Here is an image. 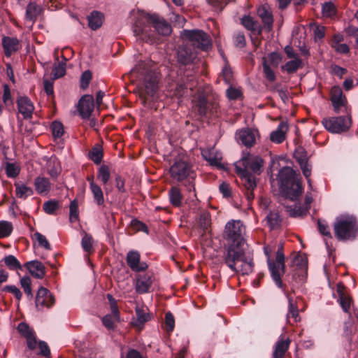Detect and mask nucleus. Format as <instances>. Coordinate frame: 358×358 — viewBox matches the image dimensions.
Returning <instances> with one entry per match:
<instances>
[{
    "mask_svg": "<svg viewBox=\"0 0 358 358\" xmlns=\"http://www.w3.org/2000/svg\"><path fill=\"white\" fill-rule=\"evenodd\" d=\"M132 30L138 39L146 43H154L157 34L169 36L171 34V24L157 15L140 12L136 15Z\"/></svg>",
    "mask_w": 358,
    "mask_h": 358,
    "instance_id": "f257e3e1",
    "label": "nucleus"
},
{
    "mask_svg": "<svg viewBox=\"0 0 358 358\" xmlns=\"http://www.w3.org/2000/svg\"><path fill=\"white\" fill-rule=\"evenodd\" d=\"M245 226L241 220H231L224 227L223 238L226 241L223 259L228 267L234 268V263L243 257L245 240Z\"/></svg>",
    "mask_w": 358,
    "mask_h": 358,
    "instance_id": "f03ea898",
    "label": "nucleus"
},
{
    "mask_svg": "<svg viewBox=\"0 0 358 358\" xmlns=\"http://www.w3.org/2000/svg\"><path fill=\"white\" fill-rule=\"evenodd\" d=\"M234 166L246 189V198L252 201L255 197L253 191L257 187L255 175H260L262 172L264 160L259 157L248 154L236 162Z\"/></svg>",
    "mask_w": 358,
    "mask_h": 358,
    "instance_id": "7ed1b4c3",
    "label": "nucleus"
},
{
    "mask_svg": "<svg viewBox=\"0 0 358 358\" xmlns=\"http://www.w3.org/2000/svg\"><path fill=\"white\" fill-rule=\"evenodd\" d=\"M131 74L141 81L136 92L141 103L144 106L150 105V99L157 90V77L155 73L150 69L148 63L140 62L132 69Z\"/></svg>",
    "mask_w": 358,
    "mask_h": 358,
    "instance_id": "20e7f679",
    "label": "nucleus"
},
{
    "mask_svg": "<svg viewBox=\"0 0 358 358\" xmlns=\"http://www.w3.org/2000/svg\"><path fill=\"white\" fill-rule=\"evenodd\" d=\"M278 179L280 188L287 198L294 201L301 196L303 188L299 175L291 167L285 166L281 169L278 173Z\"/></svg>",
    "mask_w": 358,
    "mask_h": 358,
    "instance_id": "39448f33",
    "label": "nucleus"
},
{
    "mask_svg": "<svg viewBox=\"0 0 358 358\" xmlns=\"http://www.w3.org/2000/svg\"><path fill=\"white\" fill-rule=\"evenodd\" d=\"M334 232L338 241L355 239L358 234V224L356 218L349 215L338 217L334 224Z\"/></svg>",
    "mask_w": 358,
    "mask_h": 358,
    "instance_id": "423d86ee",
    "label": "nucleus"
},
{
    "mask_svg": "<svg viewBox=\"0 0 358 358\" xmlns=\"http://www.w3.org/2000/svg\"><path fill=\"white\" fill-rule=\"evenodd\" d=\"M264 250L268 258V268L271 277L278 287H282L281 276L285 273V255L282 248H279L276 252L275 259H271V250L268 246H264Z\"/></svg>",
    "mask_w": 358,
    "mask_h": 358,
    "instance_id": "0eeeda50",
    "label": "nucleus"
},
{
    "mask_svg": "<svg viewBox=\"0 0 358 358\" xmlns=\"http://www.w3.org/2000/svg\"><path fill=\"white\" fill-rule=\"evenodd\" d=\"M169 173L171 177L177 181H182L185 179H188V191H195L194 183L195 174L189 164L184 161H177L170 167Z\"/></svg>",
    "mask_w": 358,
    "mask_h": 358,
    "instance_id": "6e6552de",
    "label": "nucleus"
},
{
    "mask_svg": "<svg viewBox=\"0 0 358 358\" xmlns=\"http://www.w3.org/2000/svg\"><path fill=\"white\" fill-rule=\"evenodd\" d=\"M181 37L189 42L192 48L208 50L211 47L210 36L203 31L199 29H185L181 32Z\"/></svg>",
    "mask_w": 358,
    "mask_h": 358,
    "instance_id": "1a4fd4ad",
    "label": "nucleus"
},
{
    "mask_svg": "<svg viewBox=\"0 0 358 358\" xmlns=\"http://www.w3.org/2000/svg\"><path fill=\"white\" fill-rule=\"evenodd\" d=\"M194 108L201 117L217 115L220 111L219 102L217 99H208L203 93L199 94L194 101Z\"/></svg>",
    "mask_w": 358,
    "mask_h": 358,
    "instance_id": "9d476101",
    "label": "nucleus"
},
{
    "mask_svg": "<svg viewBox=\"0 0 358 358\" xmlns=\"http://www.w3.org/2000/svg\"><path fill=\"white\" fill-rule=\"evenodd\" d=\"M324 127L332 134H340L348 130L352 120L350 114L346 116L324 117L321 122Z\"/></svg>",
    "mask_w": 358,
    "mask_h": 358,
    "instance_id": "9b49d317",
    "label": "nucleus"
},
{
    "mask_svg": "<svg viewBox=\"0 0 358 358\" xmlns=\"http://www.w3.org/2000/svg\"><path fill=\"white\" fill-rule=\"evenodd\" d=\"M334 110L335 113H339L342 108L347 114L348 111V101L346 96L343 94L341 88L339 86H334L331 90V98Z\"/></svg>",
    "mask_w": 358,
    "mask_h": 358,
    "instance_id": "f8f14e48",
    "label": "nucleus"
},
{
    "mask_svg": "<svg viewBox=\"0 0 358 358\" xmlns=\"http://www.w3.org/2000/svg\"><path fill=\"white\" fill-rule=\"evenodd\" d=\"M55 303V297L50 291L43 287H41L36 296V308L39 310L43 309L44 307L50 308Z\"/></svg>",
    "mask_w": 358,
    "mask_h": 358,
    "instance_id": "ddd939ff",
    "label": "nucleus"
},
{
    "mask_svg": "<svg viewBox=\"0 0 358 358\" xmlns=\"http://www.w3.org/2000/svg\"><path fill=\"white\" fill-rule=\"evenodd\" d=\"M336 292L338 295V302L340 304L343 312L348 313L350 316V310L352 305V299L347 293L346 287L342 282H338L336 285Z\"/></svg>",
    "mask_w": 358,
    "mask_h": 358,
    "instance_id": "4468645a",
    "label": "nucleus"
},
{
    "mask_svg": "<svg viewBox=\"0 0 358 358\" xmlns=\"http://www.w3.org/2000/svg\"><path fill=\"white\" fill-rule=\"evenodd\" d=\"M197 52L194 48L188 44L179 47L178 50V61L183 65H188L194 62L196 58Z\"/></svg>",
    "mask_w": 358,
    "mask_h": 358,
    "instance_id": "2eb2a0df",
    "label": "nucleus"
},
{
    "mask_svg": "<svg viewBox=\"0 0 358 358\" xmlns=\"http://www.w3.org/2000/svg\"><path fill=\"white\" fill-rule=\"evenodd\" d=\"M18 112L24 119H31L34 111V106L31 100L26 96H20L16 100Z\"/></svg>",
    "mask_w": 358,
    "mask_h": 358,
    "instance_id": "dca6fc26",
    "label": "nucleus"
},
{
    "mask_svg": "<svg viewBox=\"0 0 358 358\" xmlns=\"http://www.w3.org/2000/svg\"><path fill=\"white\" fill-rule=\"evenodd\" d=\"M141 255L138 251L130 250L127 255V264L129 267L135 272L145 271L148 266L145 262H141Z\"/></svg>",
    "mask_w": 358,
    "mask_h": 358,
    "instance_id": "f3484780",
    "label": "nucleus"
},
{
    "mask_svg": "<svg viewBox=\"0 0 358 358\" xmlns=\"http://www.w3.org/2000/svg\"><path fill=\"white\" fill-rule=\"evenodd\" d=\"M94 108V98L92 95L83 96L78 102V110L83 118H88Z\"/></svg>",
    "mask_w": 358,
    "mask_h": 358,
    "instance_id": "a211bd4d",
    "label": "nucleus"
},
{
    "mask_svg": "<svg viewBox=\"0 0 358 358\" xmlns=\"http://www.w3.org/2000/svg\"><path fill=\"white\" fill-rule=\"evenodd\" d=\"M229 268L236 273H240L242 275H248L252 272L253 263L251 260L246 259L245 251L243 250V257L234 261V268Z\"/></svg>",
    "mask_w": 358,
    "mask_h": 358,
    "instance_id": "6ab92c4d",
    "label": "nucleus"
},
{
    "mask_svg": "<svg viewBox=\"0 0 358 358\" xmlns=\"http://www.w3.org/2000/svg\"><path fill=\"white\" fill-rule=\"evenodd\" d=\"M257 15L264 24L262 28L267 32L271 31L273 29V17L270 9L265 5L261 6L257 8Z\"/></svg>",
    "mask_w": 358,
    "mask_h": 358,
    "instance_id": "aec40b11",
    "label": "nucleus"
},
{
    "mask_svg": "<svg viewBox=\"0 0 358 358\" xmlns=\"http://www.w3.org/2000/svg\"><path fill=\"white\" fill-rule=\"evenodd\" d=\"M238 142L248 148H250L255 144L256 138L255 132L249 129L245 128L238 131L236 134Z\"/></svg>",
    "mask_w": 358,
    "mask_h": 358,
    "instance_id": "412c9836",
    "label": "nucleus"
},
{
    "mask_svg": "<svg viewBox=\"0 0 358 358\" xmlns=\"http://www.w3.org/2000/svg\"><path fill=\"white\" fill-rule=\"evenodd\" d=\"M2 46L4 54L7 57L18 51L20 48V41L17 38L3 36L2 38Z\"/></svg>",
    "mask_w": 358,
    "mask_h": 358,
    "instance_id": "4be33fe9",
    "label": "nucleus"
},
{
    "mask_svg": "<svg viewBox=\"0 0 358 358\" xmlns=\"http://www.w3.org/2000/svg\"><path fill=\"white\" fill-rule=\"evenodd\" d=\"M24 266L28 269L32 276L42 279L45 275V267L39 261H31L24 264Z\"/></svg>",
    "mask_w": 358,
    "mask_h": 358,
    "instance_id": "5701e85b",
    "label": "nucleus"
},
{
    "mask_svg": "<svg viewBox=\"0 0 358 358\" xmlns=\"http://www.w3.org/2000/svg\"><path fill=\"white\" fill-rule=\"evenodd\" d=\"M152 284L151 275L149 274L140 275L137 278L136 290L139 294H144L149 291Z\"/></svg>",
    "mask_w": 358,
    "mask_h": 358,
    "instance_id": "b1692460",
    "label": "nucleus"
},
{
    "mask_svg": "<svg viewBox=\"0 0 358 358\" xmlns=\"http://www.w3.org/2000/svg\"><path fill=\"white\" fill-rule=\"evenodd\" d=\"M287 124L285 122H280L276 130L271 133V141L276 143H281L285 139V134L287 133Z\"/></svg>",
    "mask_w": 358,
    "mask_h": 358,
    "instance_id": "393cba45",
    "label": "nucleus"
},
{
    "mask_svg": "<svg viewBox=\"0 0 358 358\" xmlns=\"http://www.w3.org/2000/svg\"><path fill=\"white\" fill-rule=\"evenodd\" d=\"M201 155L210 165L217 166L220 164L221 157L214 148L201 149Z\"/></svg>",
    "mask_w": 358,
    "mask_h": 358,
    "instance_id": "a878e982",
    "label": "nucleus"
},
{
    "mask_svg": "<svg viewBox=\"0 0 358 358\" xmlns=\"http://www.w3.org/2000/svg\"><path fill=\"white\" fill-rule=\"evenodd\" d=\"M291 341L289 338H280L275 344L273 353V358H284L285 355L289 349Z\"/></svg>",
    "mask_w": 358,
    "mask_h": 358,
    "instance_id": "bb28decb",
    "label": "nucleus"
},
{
    "mask_svg": "<svg viewBox=\"0 0 358 358\" xmlns=\"http://www.w3.org/2000/svg\"><path fill=\"white\" fill-rule=\"evenodd\" d=\"M36 191L39 194H48L51 189V183L48 178L38 176L34 180Z\"/></svg>",
    "mask_w": 358,
    "mask_h": 358,
    "instance_id": "cd10ccee",
    "label": "nucleus"
},
{
    "mask_svg": "<svg viewBox=\"0 0 358 358\" xmlns=\"http://www.w3.org/2000/svg\"><path fill=\"white\" fill-rule=\"evenodd\" d=\"M242 24L248 30L259 35L262 34L263 28L255 20H253L249 15H245L241 19Z\"/></svg>",
    "mask_w": 358,
    "mask_h": 358,
    "instance_id": "c85d7f7f",
    "label": "nucleus"
},
{
    "mask_svg": "<svg viewBox=\"0 0 358 358\" xmlns=\"http://www.w3.org/2000/svg\"><path fill=\"white\" fill-rule=\"evenodd\" d=\"M288 300V312L287 314V319L289 320L292 317L294 322H299L301 317L299 314V308L297 304L294 302L293 298L289 294L287 295Z\"/></svg>",
    "mask_w": 358,
    "mask_h": 358,
    "instance_id": "c756f323",
    "label": "nucleus"
},
{
    "mask_svg": "<svg viewBox=\"0 0 358 358\" xmlns=\"http://www.w3.org/2000/svg\"><path fill=\"white\" fill-rule=\"evenodd\" d=\"M170 203L174 207H180L182 205L183 196L178 187H172L169 192Z\"/></svg>",
    "mask_w": 358,
    "mask_h": 358,
    "instance_id": "7c9ffc66",
    "label": "nucleus"
},
{
    "mask_svg": "<svg viewBox=\"0 0 358 358\" xmlns=\"http://www.w3.org/2000/svg\"><path fill=\"white\" fill-rule=\"evenodd\" d=\"M42 9L41 6L37 5L35 2L29 3L27 6L26 10V20L34 22L38 16L41 14Z\"/></svg>",
    "mask_w": 358,
    "mask_h": 358,
    "instance_id": "2f4dec72",
    "label": "nucleus"
},
{
    "mask_svg": "<svg viewBox=\"0 0 358 358\" xmlns=\"http://www.w3.org/2000/svg\"><path fill=\"white\" fill-rule=\"evenodd\" d=\"M87 19L89 27L92 29L96 30L102 25L103 15L100 12L93 11Z\"/></svg>",
    "mask_w": 358,
    "mask_h": 358,
    "instance_id": "473e14b6",
    "label": "nucleus"
},
{
    "mask_svg": "<svg viewBox=\"0 0 358 358\" xmlns=\"http://www.w3.org/2000/svg\"><path fill=\"white\" fill-rule=\"evenodd\" d=\"M94 202L98 206H103L104 205V196L103 192L101 187L96 183L91 184V188H90Z\"/></svg>",
    "mask_w": 358,
    "mask_h": 358,
    "instance_id": "72a5a7b5",
    "label": "nucleus"
},
{
    "mask_svg": "<svg viewBox=\"0 0 358 358\" xmlns=\"http://www.w3.org/2000/svg\"><path fill=\"white\" fill-rule=\"evenodd\" d=\"M15 186L16 196L20 199H25L28 196H31L34 194L32 188L24 184L20 185L18 183H15Z\"/></svg>",
    "mask_w": 358,
    "mask_h": 358,
    "instance_id": "f704fd0d",
    "label": "nucleus"
},
{
    "mask_svg": "<svg viewBox=\"0 0 358 358\" xmlns=\"http://www.w3.org/2000/svg\"><path fill=\"white\" fill-rule=\"evenodd\" d=\"M302 67V60L300 58H296L286 62L282 69L288 73L296 72L299 68Z\"/></svg>",
    "mask_w": 358,
    "mask_h": 358,
    "instance_id": "c9c22d12",
    "label": "nucleus"
},
{
    "mask_svg": "<svg viewBox=\"0 0 358 358\" xmlns=\"http://www.w3.org/2000/svg\"><path fill=\"white\" fill-rule=\"evenodd\" d=\"M267 224L271 229L280 227L282 220L276 211L270 212L266 216Z\"/></svg>",
    "mask_w": 358,
    "mask_h": 358,
    "instance_id": "e433bc0d",
    "label": "nucleus"
},
{
    "mask_svg": "<svg viewBox=\"0 0 358 358\" xmlns=\"http://www.w3.org/2000/svg\"><path fill=\"white\" fill-rule=\"evenodd\" d=\"M90 159L95 164H99L103 158V150L100 145H96L89 152Z\"/></svg>",
    "mask_w": 358,
    "mask_h": 358,
    "instance_id": "4c0bfd02",
    "label": "nucleus"
},
{
    "mask_svg": "<svg viewBox=\"0 0 358 358\" xmlns=\"http://www.w3.org/2000/svg\"><path fill=\"white\" fill-rule=\"evenodd\" d=\"M110 169L106 165H101L98 171L97 178L103 184L106 185L110 180Z\"/></svg>",
    "mask_w": 358,
    "mask_h": 358,
    "instance_id": "58836bf2",
    "label": "nucleus"
},
{
    "mask_svg": "<svg viewBox=\"0 0 358 358\" xmlns=\"http://www.w3.org/2000/svg\"><path fill=\"white\" fill-rule=\"evenodd\" d=\"M59 208V202L57 200H49L43 205V210L48 215H55Z\"/></svg>",
    "mask_w": 358,
    "mask_h": 358,
    "instance_id": "ea45409f",
    "label": "nucleus"
},
{
    "mask_svg": "<svg viewBox=\"0 0 358 358\" xmlns=\"http://www.w3.org/2000/svg\"><path fill=\"white\" fill-rule=\"evenodd\" d=\"M211 219L210 215L208 211H203L201 213L199 218V225L203 229V231H206L210 227Z\"/></svg>",
    "mask_w": 358,
    "mask_h": 358,
    "instance_id": "a19ab883",
    "label": "nucleus"
},
{
    "mask_svg": "<svg viewBox=\"0 0 358 358\" xmlns=\"http://www.w3.org/2000/svg\"><path fill=\"white\" fill-rule=\"evenodd\" d=\"M107 299L109 301L110 306V310H111V315L113 317L115 322L120 321V311L117 306V303L115 299L110 294H107Z\"/></svg>",
    "mask_w": 358,
    "mask_h": 358,
    "instance_id": "79ce46f5",
    "label": "nucleus"
},
{
    "mask_svg": "<svg viewBox=\"0 0 358 358\" xmlns=\"http://www.w3.org/2000/svg\"><path fill=\"white\" fill-rule=\"evenodd\" d=\"M4 263L6 266L10 270L21 269L22 266L17 258L13 255L6 256L3 259Z\"/></svg>",
    "mask_w": 358,
    "mask_h": 358,
    "instance_id": "37998d69",
    "label": "nucleus"
},
{
    "mask_svg": "<svg viewBox=\"0 0 358 358\" xmlns=\"http://www.w3.org/2000/svg\"><path fill=\"white\" fill-rule=\"evenodd\" d=\"M287 210L289 215L293 217H303L306 215V209L296 203L293 206H287Z\"/></svg>",
    "mask_w": 358,
    "mask_h": 358,
    "instance_id": "c03bdc74",
    "label": "nucleus"
},
{
    "mask_svg": "<svg viewBox=\"0 0 358 358\" xmlns=\"http://www.w3.org/2000/svg\"><path fill=\"white\" fill-rule=\"evenodd\" d=\"M20 285L27 297L29 299H31L33 298V294L31 291V281L30 278L28 276H24L21 278Z\"/></svg>",
    "mask_w": 358,
    "mask_h": 358,
    "instance_id": "a18cd8bd",
    "label": "nucleus"
},
{
    "mask_svg": "<svg viewBox=\"0 0 358 358\" xmlns=\"http://www.w3.org/2000/svg\"><path fill=\"white\" fill-rule=\"evenodd\" d=\"M13 231V225L8 221H0V238L9 236Z\"/></svg>",
    "mask_w": 358,
    "mask_h": 358,
    "instance_id": "49530a36",
    "label": "nucleus"
},
{
    "mask_svg": "<svg viewBox=\"0 0 358 358\" xmlns=\"http://www.w3.org/2000/svg\"><path fill=\"white\" fill-rule=\"evenodd\" d=\"M69 220L71 222L77 221L79 218L78 203L77 200L74 199L70 204Z\"/></svg>",
    "mask_w": 358,
    "mask_h": 358,
    "instance_id": "de8ad7c7",
    "label": "nucleus"
},
{
    "mask_svg": "<svg viewBox=\"0 0 358 358\" xmlns=\"http://www.w3.org/2000/svg\"><path fill=\"white\" fill-rule=\"evenodd\" d=\"M17 331L19 334L24 337L25 338L32 336L34 334V331L25 322H20L17 326Z\"/></svg>",
    "mask_w": 358,
    "mask_h": 358,
    "instance_id": "09e8293b",
    "label": "nucleus"
},
{
    "mask_svg": "<svg viewBox=\"0 0 358 358\" xmlns=\"http://www.w3.org/2000/svg\"><path fill=\"white\" fill-rule=\"evenodd\" d=\"M93 242L92 236L85 233L81 241L83 249L87 252H91L93 248Z\"/></svg>",
    "mask_w": 358,
    "mask_h": 358,
    "instance_id": "8fccbe9b",
    "label": "nucleus"
},
{
    "mask_svg": "<svg viewBox=\"0 0 358 358\" xmlns=\"http://www.w3.org/2000/svg\"><path fill=\"white\" fill-rule=\"evenodd\" d=\"M51 129L54 138H60L64 132V126L60 122L55 121L51 124Z\"/></svg>",
    "mask_w": 358,
    "mask_h": 358,
    "instance_id": "3c124183",
    "label": "nucleus"
},
{
    "mask_svg": "<svg viewBox=\"0 0 358 358\" xmlns=\"http://www.w3.org/2000/svg\"><path fill=\"white\" fill-rule=\"evenodd\" d=\"M20 169L15 163H8L6 166V175L9 178H15L20 173Z\"/></svg>",
    "mask_w": 358,
    "mask_h": 358,
    "instance_id": "603ef678",
    "label": "nucleus"
},
{
    "mask_svg": "<svg viewBox=\"0 0 358 358\" xmlns=\"http://www.w3.org/2000/svg\"><path fill=\"white\" fill-rule=\"evenodd\" d=\"M322 10L323 15L326 17H331L336 14L335 6L331 2L323 4Z\"/></svg>",
    "mask_w": 358,
    "mask_h": 358,
    "instance_id": "864d4df0",
    "label": "nucleus"
},
{
    "mask_svg": "<svg viewBox=\"0 0 358 358\" xmlns=\"http://www.w3.org/2000/svg\"><path fill=\"white\" fill-rule=\"evenodd\" d=\"M65 63H59L57 66H54L52 69V74L55 78H59L65 75Z\"/></svg>",
    "mask_w": 358,
    "mask_h": 358,
    "instance_id": "5fc2aeb1",
    "label": "nucleus"
},
{
    "mask_svg": "<svg viewBox=\"0 0 358 358\" xmlns=\"http://www.w3.org/2000/svg\"><path fill=\"white\" fill-rule=\"evenodd\" d=\"M263 71L265 78L270 82L275 80L276 76L272 69L266 64V62L263 63Z\"/></svg>",
    "mask_w": 358,
    "mask_h": 358,
    "instance_id": "6e6d98bb",
    "label": "nucleus"
},
{
    "mask_svg": "<svg viewBox=\"0 0 358 358\" xmlns=\"http://www.w3.org/2000/svg\"><path fill=\"white\" fill-rule=\"evenodd\" d=\"M165 328L169 332L172 331L175 327V320L173 314L168 312L165 315Z\"/></svg>",
    "mask_w": 358,
    "mask_h": 358,
    "instance_id": "4d7b16f0",
    "label": "nucleus"
},
{
    "mask_svg": "<svg viewBox=\"0 0 358 358\" xmlns=\"http://www.w3.org/2000/svg\"><path fill=\"white\" fill-rule=\"evenodd\" d=\"M234 41L237 48H242L245 45V37L242 32H236L234 36Z\"/></svg>",
    "mask_w": 358,
    "mask_h": 358,
    "instance_id": "13d9d810",
    "label": "nucleus"
},
{
    "mask_svg": "<svg viewBox=\"0 0 358 358\" xmlns=\"http://www.w3.org/2000/svg\"><path fill=\"white\" fill-rule=\"evenodd\" d=\"M317 225H318V229L319 231L325 236H327L328 238H331V234L329 229V226L326 223L325 221L318 220L317 221Z\"/></svg>",
    "mask_w": 358,
    "mask_h": 358,
    "instance_id": "bf43d9fd",
    "label": "nucleus"
},
{
    "mask_svg": "<svg viewBox=\"0 0 358 358\" xmlns=\"http://www.w3.org/2000/svg\"><path fill=\"white\" fill-rule=\"evenodd\" d=\"M227 96L231 100H236L238 99L241 95L242 92L239 89L229 87L226 92Z\"/></svg>",
    "mask_w": 358,
    "mask_h": 358,
    "instance_id": "052dcab7",
    "label": "nucleus"
},
{
    "mask_svg": "<svg viewBox=\"0 0 358 358\" xmlns=\"http://www.w3.org/2000/svg\"><path fill=\"white\" fill-rule=\"evenodd\" d=\"M222 78L227 84H230L233 80V73L231 68L226 65L222 72Z\"/></svg>",
    "mask_w": 358,
    "mask_h": 358,
    "instance_id": "680f3d73",
    "label": "nucleus"
},
{
    "mask_svg": "<svg viewBox=\"0 0 358 358\" xmlns=\"http://www.w3.org/2000/svg\"><path fill=\"white\" fill-rule=\"evenodd\" d=\"M34 238L38 241L39 245L43 247L44 248L47 250L50 249V245L48 240L46 239L45 236L41 234L39 232H36L34 234Z\"/></svg>",
    "mask_w": 358,
    "mask_h": 358,
    "instance_id": "e2e57ef3",
    "label": "nucleus"
},
{
    "mask_svg": "<svg viewBox=\"0 0 358 358\" xmlns=\"http://www.w3.org/2000/svg\"><path fill=\"white\" fill-rule=\"evenodd\" d=\"M92 79V73L90 71H85L83 73L80 78V87L86 89Z\"/></svg>",
    "mask_w": 358,
    "mask_h": 358,
    "instance_id": "0e129e2a",
    "label": "nucleus"
},
{
    "mask_svg": "<svg viewBox=\"0 0 358 358\" xmlns=\"http://www.w3.org/2000/svg\"><path fill=\"white\" fill-rule=\"evenodd\" d=\"M3 94L2 96L3 102L6 105H9L13 103L12 98H11V92L9 86L7 84L3 85Z\"/></svg>",
    "mask_w": 358,
    "mask_h": 358,
    "instance_id": "69168bd1",
    "label": "nucleus"
},
{
    "mask_svg": "<svg viewBox=\"0 0 358 358\" xmlns=\"http://www.w3.org/2000/svg\"><path fill=\"white\" fill-rule=\"evenodd\" d=\"M3 290L12 293L18 301L22 298V294L21 291L15 285H6L3 287Z\"/></svg>",
    "mask_w": 358,
    "mask_h": 358,
    "instance_id": "338daca9",
    "label": "nucleus"
},
{
    "mask_svg": "<svg viewBox=\"0 0 358 358\" xmlns=\"http://www.w3.org/2000/svg\"><path fill=\"white\" fill-rule=\"evenodd\" d=\"M115 321V320H114L113 317L111 315H106L102 319V322H103V325L108 329H114Z\"/></svg>",
    "mask_w": 358,
    "mask_h": 358,
    "instance_id": "774afa93",
    "label": "nucleus"
}]
</instances>
